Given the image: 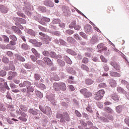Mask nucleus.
Returning a JSON list of instances; mask_svg holds the SVG:
<instances>
[{
	"label": "nucleus",
	"mask_w": 129,
	"mask_h": 129,
	"mask_svg": "<svg viewBox=\"0 0 129 129\" xmlns=\"http://www.w3.org/2000/svg\"><path fill=\"white\" fill-rule=\"evenodd\" d=\"M34 78L36 80H40L41 79V76L38 74H35L34 75Z\"/></svg>",
	"instance_id": "nucleus-44"
},
{
	"label": "nucleus",
	"mask_w": 129,
	"mask_h": 129,
	"mask_svg": "<svg viewBox=\"0 0 129 129\" xmlns=\"http://www.w3.org/2000/svg\"><path fill=\"white\" fill-rule=\"evenodd\" d=\"M6 49H7L8 50H15V47H13L12 45L10 43L6 45Z\"/></svg>",
	"instance_id": "nucleus-21"
},
{
	"label": "nucleus",
	"mask_w": 129,
	"mask_h": 129,
	"mask_svg": "<svg viewBox=\"0 0 129 129\" xmlns=\"http://www.w3.org/2000/svg\"><path fill=\"white\" fill-rule=\"evenodd\" d=\"M7 54L8 55V56H9V57H13V56H14V53L10 51H8L7 52Z\"/></svg>",
	"instance_id": "nucleus-51"
},
{
	"label": "nucleus",
	"mask_w": 129,
	"mask_h": 129,
	"mask_svg": "<svg viewBox=\"0 0 129 129\" xmlns=\"http://www.w3.org/2000/svg\"><path fill=\"white\" fill-rule=\"evenodd\" d=\"M8 108L9 109V110H10V111H15V108L14 107V106L12 105H8Z\"/></svg>",
	"instance_id": "nucleus-40"
},
{
	"label": "nucleus",
	"mask_w": 129,
	"mask_h": 129,
	"mask_svg": "<svg viewBox=\"0 0 129 129\" xmlns=\"http://www.w3.org/2000/svg\"><path fill=\"white\" fill-rule=\"evenodd\" d=\"M34 45L36 47H40V46H42V43L41 42H38L36 41V42L35 43V44Z\"/></svg>",
	"instance_id": "nucleus-59"
},
{
	"label": "nucleus",
	"mask_w": 129,
	"mask_h": 129,
	"mask_svg": "<svg viewBox=\"0 0 129 129\" xmlns=\"http://www.w3.org/2000/svg\"><path fill=\"white\" fill-rule=\"evenodd\" d=\"M110 65L114 68L116 70H120V67L115 61H112L110 63Z\"/></svg>",
	"instance_id": "nucleus-5"
},
{
	"label": "nucleus",
	"mask_w": 129,
	"mask_h": 129,
	"mask_svg": "<svg viewBox=\"0 0 129 129\" xmlns=\"http://www.w3.org/2000/svg\"><path fill=\"white\" fill-rule=\"evenodd\" d=\"M34 92V88L31 87V86L27 87V93H30L31 92Z\"/></svg>",
	"instance_id": "nucleus-19"
},
{
	"label": "nucleus",
	"mask_w": 129,
	"mask_h": 129,
	"mask_svg": "<svg viewBox=\"0 0 129 129\" xmlns=\"http://www.w3.org/2000/svg\"><path fill=\"white\" fill-rule=\"evenodd\" d=\"M92 42L93 44H95V43L98 42V38L97 36H95L92 37Z\"/></svg>",
	"instance_id": "nucleus-25"
},
{
	"label": "nucleus",
	"mask_w": 129,
	"mask_h": 129,
	"mask_svg": "<svg viewBox=\"0 0 129 129\" xmlns=\"http://www.w3.org/2000/svg\"><path fill=\"white\" fill-rule=\"evenodd\" d=\"M89 60L87 57H84L82 60V62L84 63V64H87L88 63Z\"/></svg>",
	"instance_id": "nucleus-46"
},
{
	"label": "nucleus",
	"mask_w": 129,
	"mask_h": 129,
	"mask_svg": "<svg viewBox=\"0 0 129 129\" xmlns=\"http://www.w3.org/2000/svg\"><path fill=\"white\" fill-rule=\"evenodd\" d=\"M67 34H68V35H72L73 34H74V31L69 29L66 31Z\"/></svg>",
	"instance_id": "nucleus-42"
},
{
	"label": "nucleus",
	"mask_w": 129,
	"mask_h": 129,
	"mask_svg": "<svg viewBox=\"0 0 129 129\" xmlns=\"http://www.w3.org/2000/svg\"><path fill=\"white\" fill-rule=\"evenodd\" d=\"M59 88L60 91H65L66 90V84L63 82L59 83Z\"/></svg>",
	"instance_id": "nucleus-11"
},
{
	"label": "nucleus",
	"mask_w": 129,
	"mask_h": 129,
	"mask_svg": "<svg viewBox=\"0 0 129 129\" xmlns=\"http://www.w3.org/2000/svg\"><path fill=\"white\" fill-rule=\"evenodd\" d=\"M105 92L104 90H100L94 95V98L95 100H101L102 99Z\"/></svg>",
	"instance_id": "nucleus-2"
},
{
	"label": "nucleus",
	"mask_w": 129,
	"mask_h": 129,
	"mask_svg": "<svg viewBox=\"0 0 129 129\" xmlns=\"http://www.w3.org/2000/svg\"><path fill=\"white\" fill-rule=\"evenodd\" d=\"M0 11L3 13V14H7L9 12V9L5 7L3 5H0Z\"/></svg>",
	"instance_id": "nucleus-6"
},
{
	"label": "nucleus",
	"mask_w": 129,
	"mask_h": 129,
	"mask_svg": "<svg viewBox=\"0 0 129 129\" xmlns=\"http://www.w3.org/2000/svg\"><path fill=\"white\" fill-rule=\"evenodd\" d=\"M21 110H23V111H28V108L26 107H25L24 106H22L21 107Z\"/></svg>",
	"instance_id": "nucleus-56"
},
{
	"label": "nucleus",
	"mask_w": 129,
	"mask_h": 129,
	"mask_svg": "<svg viewBox=\"0 0 129 129\" xmlns=\"http://www.w3.org/2000/svg\"><path fill=\"white\" fill-rule=\"evenodd\" d=\"M7 75V72L5 71H0V76L4 77Z\"/></svg>",
	"instance_id": "nucleus-38"
},
{
	"label": "nucleus",
	"mask_w": 129,
	"mask_h": 129,
	"mask_svg": "<svg viewBox=\"0 0 129 129\" xmlns=\"http://www.w3.org/2000/svg\"><path fill=\"white\" fill-rule=\"evenodd\" d=\"M53 24L55 25H57V24H60V20L59 19H54L52 21Z\"/></svg>",
	"instance_id": "nucleus-48"
},
{
	"label": "nucleus",
	"mask_w": 129,
	"mask_h": 129,
	"mask_svg": "<svg viewBox=\"0 0 129 129\" xmlns=\"http://www.w3.org/2000/svg\"><path fill=\"white\" fill-rule=\"evenodd\" d=\"M19 22L20 23V24H26V20L22 18L19 19Z\"/></svg>",
	"instance_id": "nucleus-55"
},
{
	"label": "nucleus",
	"mask_w": 129,
	"mask_h": 129,
	"mask_svg": "<svg viewBox=\"0 0 129 129\" xmlns=\"http://www.w3.org/2000/svg\"><path fill=\"white\" fill-rule=\"evenodd\" d=\"M43 60L45 63L48 65V66H51V65H53V62H52V60L51 59L47 57H44L43 58Z\"/></svg>",
	"instance_id": "nucleus-4"
},
{
	"label": "nucleus",
	"mask_w": 129,
	"mask_h": 129,
	"mask_svg": "<svg viewBox=\"0 0 129 129\" xmlns=\"http://www.w3.org/2000/svg\"><path fill=\"white\" fill-rule=\"evenodd\" d=\"M103 68L104 69V71H105L106 72H107V71H108V70H109V67H108V66H107V64H106L103 67Z\"/></svg>",
	"instance_id": "nucleus-58"
},
{
	"label": "nucleus",
	"mask_w": 129,
	"mask_h": 129,
	"mask_svg": "<svg viewBox=\"0 0 129 129\" xmlns=\"http://www.w3.org/2000/svg\"><path fill=\"white\" fill-rule=\"evenodd\" d=\"M81 69H83V70H85L87 72L89 71V68H88V67L85 64H82Z\"/></svg>",
	"instance_id": "nucleus-23"
},
{
	"label": "nucleus",
	"mask_w": 129,
	"mask_h": 129,
	"mask_svg": "<svg viewBox=\"0 0 129 129\" xmlns=\"http://www.w3.org/2000/svg\"><path fill=\"white\" fill-rule=\"evenodd\" d=\"M29 42L35 45L37 42V40L30 39L29 40Z\"/></svg>",
	"instance_id": "nucleus-52"
},
{
	"label": "nucleus",
	"mask_w": 129,
	"mask_h": 129,
	"mask_svg": "<svg viewBox=\"0 0 129 129\" xmlns=\"http://www.w3.org/2000/svg\"><path fill=\"white\" fill-rule=\"evenodd\" d=\"M74 40H75L74 38H73L72 37L70 36L67 38V41L69 43H72V42H73V41Z\"/></svg>",
	"instance_id": "nucleus-43"
},
{
	"label": "nucleus",
	"mask_w": 129,
	"mask_h": 129,
	"mask_svg": "<svg viewBox=\"0 0 129 129\" xmlns=\"http://www.w3.org/2000/svg\"><path fill=\"white\" fill-rule=\"evenodd\" d=\"M21 48H22L23 50H28L29 49V45L27 44L23 43L21 46Z\"/></svg>",
	"instance_id": "nucleus-28"
},
{
	"label": "nucleus",
	"mask_w": 129,
	"mask_h": 129,
	"mask_svg": "<svg viewBox=\"0 0 129 129\" xmlns=\"http://www.w3.org/2000/svg\"><path fill=\"white\" fill-rule=\"evenodd\" d=\"M110 76H112L113 77H120V74L114 72H110Z\"/></svg>",
	"instance_id": "nucleus-14"
},
{
	"label": "nucleus",
	"mask_w": 129,
	"mask_h": 129,
	"mask_svg": "<svg viewBox=\"0 0 129 129\" xmlns=\"http://www.w3.org/2000/svg\"><path fill=\"white\" fill-rule=\"evenodd\" d=\"M53 89L55 90V91H60L59 83H54L53 84Z\"/></svg>",
	"instance_id": "nucleus-9"
},
{
	"label": "nucleus",
	"mask_w": 129,
	"mask_h": 129,
	"mask_svg": "<svg viewBox=\"0 0 129 129\" xmlns=\"http://www.w3.org/2000/svg\"><path fill=\"white\" fill-rule=\"evenodd\" d=\"M9 75L11 76L12 78H15L16 76H18V74H17V72H12L10 71L9 72Z\"/></svg>",
	"instance_id": "nucleus-20"
},
{
	"label": "nucleus",
	"mask_w": 129,
	"mask_h": 129,
	"mask_svg": "<svg viewBox=\"0 0 129 129\" xmlns=\"http://www.w3.org/2000/svg\"><path fill=\"white\" fill-rule=\"evenodd\" d=\"M2 61L4 62V63H5L6 64H8L9 63V58L6 56H4L2 58Z\"/></svg>",
	"instance_id": "nucleus-30"
},
{
	"label": "nucleus",
	"mask_w": 129,
	"mask_h": 129,
	"mask_svg": "<svg viewBox=\"0 0 129 129\" xmlns=\"http://www.w3.org/2000/svg\"><path fill=\"white\" fill-rule=\"evenodd\" d=\"M75 30H76L77 31H79L80 29H81V26L80 25H76L75 27H74Z\"/></svg>",
	"instance_id": "nucleus-57"
},
{
	"label": "nucleus",
	"mask_w": 129,
	"mask_h": 129,
	"mask_svg": "<svg viewBox=\"0 0 129 129\" xmlns=\"http://www.w3.org/2000/svg\"><path fill=\"white\" fill-rule=\"evenodd\" d=\"M57 62L58 63L59 65H60V66H64L65 65V62L60 59H57Z\"/></svg>",
	"instance_id": "nucleus-33"
},
{
	"label": "nucleus",
	"mask_w": 129,
	"mask_h": 129,
	"mask_svg": "<svg viewBox=\"0 0 129 129\" xmlns=\"http://www.w3.org/2000/svg\"><path fill=\"white\" fill-rule=\"evenodd\" d=\"M100 58L103 62H104V63H107V59L105 58V57H104L103 55H101L100 56Z\"/></svg>",
	"instance_id": "nucleus-37"
},
{
	"label": "nucleus",
	"mask_w": 129,
	"mask_h": 129,
	"mask_svg": "<svg viewBox=\"0 0 129 129\" xmlns=\"http://www.w3.org/2000/svg\"><path fill=\"white\" fill-rule=\"evenodd\" d=\"M84 96H85L86 98H89V97H91V96H92V93L91 92L87 91Z\"/></svg>",
	"instance_id": "nucleus-22"
},
{
	"label": "nucleus",
	"mask_w": 129,
	"mask_h": 129,
	"mask_svg": "<svg viewBox=\"0 0 129 129\" xmlns=\"http://www.w3.org/2000/svg\"><path fill=\"white\" fill-rule=\"evenodd\" d=\"M97 48L100 51H104L107 50V47L104 46V44L100 43L97 45Z\"/></svg>",
	"instance_id": "nucleus-7"
},
{
	"label": "nucleus",
	"mask_w": 129,
	"mask_h": 129,
	"mask_svg": "<svg viewBox=\"0 0 129 129\" xmlns=\"http://www.w3.org/2000/svg\"><path fill=\"white\" fill-rule=\"evenodd\" d=\"M17 59L19 61H21V62H25L26 61V59H25V58L21 55H18L17 56Z\"/></svg>",
	"instance_id": "nucleus-27"
},
{
	"label": "nucleus",
	"mask_w": 129,
	"mask_h": 129,
	"mask_svg": "<svg viewBox=\"0 0 129 129\" xmlns=\"http://www.w3.org/2000/svg\"><path fill=\"white\" fill-rule=\"evenodd\" d=\"M84 31L86 34H89V33H91L92 31V27L90 25H86L84 27Z\"/></svg>",
	"instance_id": "nucleus-3"
},
{
	"label": "nucleus",
	"mask_w": 129,
	"mask_h": 129,
	"mask_svg": "<svg viewBox=\"0 0 129 129\" xmlns=\"http://www.w3.org/2000/svg\"><path fill=\"white\" fill-rule=\"evenodd\" d=\"M86 109L88 111H89V112H91V113L93 112V111H92V109L91 108V107H90V106H88L86 108Z\"/></svg>",
	"instance_id": "nucleus-62"
},
{
	"label": "nucleus",
	"mask_w": 129,
	"mask_h": 129,
	"mask_svg": "<svg viewBox=\"0 0 129 129\" xmlns=\"http://www.w3.org/2000/svg\"><path fill=\"white\" fill-rule=\"evenodd\" d=\"M109 84L111 87H116V81L113 79L110 80Z\"/></svg>",
	"instance_id": "nucleus-13"
},
{
	"label": "nucleus",
	"mask_w": 129,
	"mask_h": 129,
	"mask_svg": "<svg viewBox=\"0 0 129 129\" xmlns=\"http://www.w3.org/2000/svg\"><path fill=\"white\" fill-rule=\"evenodd\" d=\"M31 85H32V84L31 83V82H29V81H24V86L25 87H29V86H31Z\"/></svg>",
	"instance_id": "nucleus-35"
},
{
	"label": "nucleus",
	"mask_w": 129,
	"mask_h": 129,
	"mask_svg": "<svg viewBox=\"0 0 129 129\" xmlns=\"http://www.w3.org/2000/svg\"><path fill=\"white\" fill-rule=\"evenodd\" d=\"M117 90L118 92H120V93H122L124 92V90H123V89H122L120 87H117Z\"/></svg>",
	"instance_id": "nucleus-45"
},
{
	"label": "nucleus",
	"mask_w": 129,
	"mask_h": 129,
	"mask_svg": "<svg viewBox=\"0 0 129 129\" xmlns=\"http://www.w3.org/2000/svg\"><path fill=\"white\" fill-rule=\"evenodd\" d=\"M9 38L11 39V40H12L13 41H17V37L15 36L14 35H11L9 36Z\"/></svg>",
	"instance_id": "nucleus-39"
},
{
	"label": "nucleus",
	"mask_w": 129,
	"mask_h": 129,
	"mask_svg": "<svg viewBox=\"0 0 129 129\" xmlns=\"http://www.w3.org/2000/svg\"><path fill=\"white\" fill-rule=\"evenodd\" d=\"M74 38L75 39H76V40H77V41H78V40L81 41V38L80 37V36H79V35H78V34H74Z\"/></svg>",
	"instance_id": "nucleus-34"
},
{
	"label": "nucleus",
	"mask_w": 129,
	"mask_h": 129,
	"mask_svg": "<svg viewBox=\"0 0 129 129\" xmlns=\"http://www.w3.org/2000/svg\"><path fill=\"white\" fill-rule=\"evenodd\" d=\"M87 91V89H86V88L82 89L80 90L81 93L83 94L84 96V94H85V93H86Z\"/></svg>",
	"instance_id": "nucleus-49"
},
{
	"label": "nucleus",
	"mask_w": 129,
	"mask_h": 129,
	"mask_svg": "<svg viewBox=\"0 0 129 129\" xmlns=\"http://www.w3.org/2000/svg\"><path fill=\"white\" fill-rule=\"evenodd\" d=\"M6 97L8 99H11L12 100V99H13L12 98V96H11V94H10V93L8 92H7V95H6Z\"/></svg>",
	"instance_id": "nucleus-61"
},
{
	"label": "nucleus",
	"mask_w": 129,
	"mask_h": 129,
	"mask_svg": "<svg viewBox=\"0 0 129 129\" xmlns=\"http://www.w3.org/2000/svg\"><path fill=\"white\" fill-rule=\"evenodd\" d=\"M49 55L51 58H56V53L55 52L51 51L49 53Z\"/></svg>",
	"instance_id": "nucleus-41"
},
{
	"label": "nucleus",
	"mask_w": 129,
	"mask_h": 129,
	"mask_svg": "<svg viewBox=\"0 0 129 129\" xmlns=\"http://www.w3.org/2000/svg\"><path fill=\"white\" fill-rule=\"evenodd\" d=\"M12 29L13 30L14 32H15V33H16V34L21 33V30L19 29V28H17L16 26H13L12 27Z\"/></svg>",
	"instance_id": "nucleus-17"
},
{
	"label": "nucleus",
	"mask_w": 129,
	"mask_h": 129,
	"mask_svg": "<svg viewBox=\"0 0 129 129\" xmlns=\"http://www.w3.org/2000/svg\"><path fill=\"white\" fill-rule=\"evenodd\" d=\"M18 119H20V120H22V121H27V118H25V117L23 116H20L18 118Z\"/></svg>",
	"instance_id": "nucleus-53"
},
{
	"label": "nucleus",
	"mask_w": 129,
	"mask_h": 129,
	"mask_svg": "<svg viewBox=\"0 0 129 129\" xmlns=\"http://www.w3.org/2000/svg\"><path fill=\"white\" fill-rule=\"evenodd\" d=\"M28 112L33 115H37L39 112V110L38 109H36L35 110L32 108H30L29 109Z\"/></svg>",
	"instance_id": "nucleus-8"
},
{
	"label": "nucleus",
	"mask_w": 129,
	"mask_h": 129,
	"mask_svg": "<svg viewBox=\"0 0 129 129\" xmlns=\"http://www.w3.org/2000/svg\"><path fill=\"white\" fill-rule=\"evenodd\" d=\"M111 98H112L114 101H119V98H118V96L115 93L112 94L111 95Z\"/></svg>",
	"instance_id": "nucleus-12"
},
{
	"label": "nucleus",
	"mask_w": 129,
	"mask_h": 129,
	"mask_svg": "<svg viewBox=\"0 0 129 129\" xmlns=\"http://www.w3.org/2000/svg\"><path fill=\"white\" fill-rule=\"evenodd\" d=\"M43 113H45L47 115L50 114V113H51V108H50L49 107H45Z\"/></svg>",
	"instance_id": "nucleus-15"
},
{
	"label": "nucleus",
	"mask_w": 129,
	"mask_h": 129,
	"mask_svg": "<svg viewBox=\"0 0 129 129\" xmlns=\"http://www.w3.org/2000/svg\"><path fill=\"white\" fill-rule=\"evenodd\" d=\"M64 59L68 64H72V61H71V59H70L67 56H65Z\"/></svg>",
	"instance_id": "nucleus-24"
},
{
	"label": "nucleus",
	"mask_w": 129,
	"mask_h": 129,
	"mask_svg": "<svg viewBox=\"0 0 129 129\" xmlns=\"http://www.w3.org/2000/svg\"><path fill=\"white\" fill-rule=\"evenodd\" d=\"M42 54L44 56H45L46 57H48V56H50V53H49V51L47 50H44Z\"/></svg>",
	"instance_id": "nucleus-36"
},
{
	"label": "nucleus",
	"mask_w": 129,
	"mask_h": 129,
	"mask_svg": "<svg viewBox=\"0 0 129 129\" xmlns=\"http://www.w3.org/2000/svg\"><path fill=\"white\" fill-rule=\"evenodd\" d=\"M76 26V21H73L71 24L69 25L70 29H73Z\"/></svg>",
	"instance_id": "nucleus-26"
},
{
	"label": "nucleus",
	"mask_w": 129,
	"mask_h": 129,
	"mask_svg": "<svg viewBox=\"0 0 129 129\" xmlns=\"http://www.w3.org/2000/svg\"><path fill=\"white\" fill-rule=\"evenodd\" d=\"M20 114L21 116H22L23 117H26L27 116V114L22 111H20Z\"/></svg>",
	"instance_id": "nucleus-63"
},
{
	"label": "nucleus",
	"mask_w": 129,
	"mask_h": 129,
	"mask_svg": "<svg viewBox=\"0 0 129 129\" xmlns=\"http://www.w3.org/2000/svg\"><path fill=\"white\" fill-rule=\"evenodd\" d=\"M80 36H81V37H82V38H83L85 40L88 39L87 35H86V34L84 33V32H80Z\"/></svg>",
	"instance_id": "nucleus-31"
},
{
	"label": "nucleus",
	"mask_w": 129,
	"mask_h": 129,
	"mask_svg": "<svg viewBox=\"0 0 129 129\" xmlns=\"http://www.w3.org/2000/svg\"><path fill=\"white\" fill-rule=\"evenodd\" d=\"M17 15L19 16V17H22V18H25V15L20 12H17Z\"/></svg>",
	"instance_id": "nucleus-60"
},
{
	"label": "nucleus",
	"mask_w": 129,
	"mask_h": 129,
	"mask_svg": "<svg viewBox=\"0 0 129 129\" xmlns=\"http://www.w3.org/2000/svg\"><path fill=\"white\" fill-rule=\"evenodd\" d=\"M48 6L50 8H53V7H54V3L52 2H49Z\"/></svg>",
	"instance_id": "nucleus-64"
},
{
	"label": "nucleus",
	"mask_w": 129,
	"mask_h": 129,
	"mask_svg": "<svg viewBox=\"0 0 129 129\" xmlns=\"http://www.w3.org/2000/svg\"><path fill=\"white\" fill-rule=\"evenodd\" d=\"M36 95L37 97H39V98H42L43 97V94H42L41 92H37Z\"/></svg>",
	"instance_id": "nucleus-50"
},
{
	"label": "nucleus",
	"mask_w": 129,
	"mask_h": 129,
	"mask_svg": "<svg viewBox=\"0 0 129 129\" xmlns=\"http://www.w3.org/2000/svg\"><path fill=\"white\" fill-rule=\"evenodd\" d=\"M98 87L99 88H105L106 87V84L105 83H102L99 84Z\"/></svg>",
	"instance_id": "nucleus-32"
},
{
	"label": "nucleus",
	"mask_w": 129,
	"mask_h": 129,
	"mask_svg": "<svg viewBox=\"0 0 129 129\" xmlns=\"http://www.w3.org/2000/svg\"><path fill=\"white\" fill-rule=\"evenodd\" d=\"M93 80L91 79H87L85 80V83L87 85H91V84H93Z\"/></svg>",
	"instance_id": "nucleus-16"
},
{
	"label": "nucleus",
	"mask_w": 129,
	"mask_h": 129,
	"mask_svg": "<svg viewBox=\"0 0 129 129\" xmlns=\"http://www.w3.org/2000/svg\"><path fill=\"white\" fill-rule=\"evenodd\" d=\"M75 114L77 116H78V117H81V114L80 113V112H79V111H78V110H75Z\"/></svg>",
	"instance_id": "nucleus-54"
},
{
	"label": "nucleus",
	"mask_w": 129,
	"mask_h": 129,
	"mask_svg": "<svg viewBox=\"0 0 129 129\" xmlns=\"http://www.w3.org/2000/svg\"><path fill=\"white\" fill-rule=\"evenodd\" d=\"M123 108H124V106H123L122 105H120L116 107V111L118 113H120V112L122 111Z\"/></svg>",
	"instance_id": "nucleus-10"
},
{
	"label": "nucleus",
	"mask_w": 129,
	"mask_h": 129,
	"mask_svg": "<svg viewBox=\"0 0 129 129\" xmlns=\"http://www.w3.org/2000/svg\"><path fill=\"white\" fill-rule=\"evenodd\" d=\"M4 41L5 43H9L10 42V38L6 35H3Z\"/></svg>",
	"instance_id": "nucleus-29"
},
{
	"label": "nucleus",
	"mask_w": 129,
	"mask_h": 129,
	"mask_svg": "<svg viewBox=\"0 0 129 129\" xmlns=\"http://www.w3.org/2000/svg\"><path fill=\"white\" fill-rule=\"evenodd\" d=\"M104 109L105 111H106V112H108V113L112 114L114 112V111L112 110V109L108 107H105Z\"/></svg>",
	"instance_id": "nucleus-18"
},
{
	"label": "nucleus",
	"mask_w": 129,
	"mask_h": 129,
	"mask_svg": "<svg viewBox=\"0 0 129 129\" xmlns=\"http://www.w3.org/2000/svg\"><path fill=\"white\" fill-rule=\"evenodd\" d=\"M56 118H60V122L64 123L66 121H70L69 114L66 112H63V114L57 113L56 115Z\"/></svg>",
	"instance_id": "nucleus-1"
},
{
	"label": "nucleus",
	"mask_w": 129,
	"mask_h": 129,
	"mask_svg": "<svg viewBox=\"0 0 129 129\" xmlns=\"http://www.w3.org/2000/svg\"><path fill=\"white\" fill-rule=\"evenodd\" d=\"M30 58L31 59V60H32V61L33 62H36V61H37V60H38V58L34 55H31Z\"/></svg>",
	"instance_id": "nucleus-47"
}]
</instances>
